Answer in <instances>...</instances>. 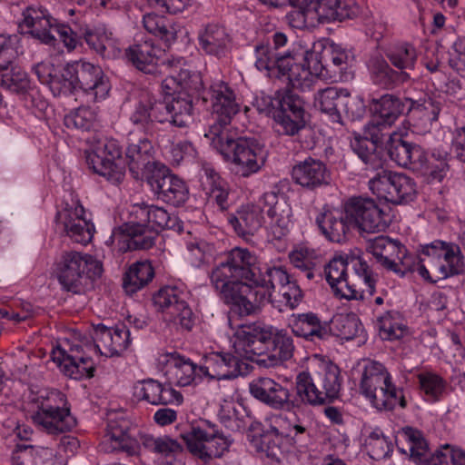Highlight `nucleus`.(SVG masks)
Listing matches in <instances>:
<instances>
[{
    "mask_svg": "<svg viewBox=\"0 0 465 465\" xmlns=\"http://www.w3.org/2000/svg\"><path fill=\"white\" fill-rule=\"evenodd\" d=\"M258 271L256 256L248 249L239 247L231 250L225 260L212 270L213 286L240 316L254 314L257 301L265 297V293H258L252 288Z\"/></svg>",
    "mask_w": 465,
    "mask_h": 465,
    "instance_id": "nucleus-1",
    "label": "nucleus"
},
{
    "mask_svg": "<svg viewBox=\"0 0 465 465\" xmlns=\"http://www.w3.org/2000/svg\"><path fill=\"white\" fill-rule=\"evenodd\" d=\"M234 338L233 348L239 357L266 368L278 366L293 356V340L284 329L259 322L242 324Z\"/></svg>",
    "mask_w": 465,
    "mask_h": 465,
    "instance_id": "nucleus-2",
    "label": "nucleus"
},
{
    "mask_svg": "<svg viewBox=\"0 0 465 465\" xmlns=\"http://www.w3.org/2000/svg\"><path fill=\"white\" fill-rule=\"evenodd\" d=\"M193 99L191 94L179 92L171 100L161 101L149 92L141 93L130 112L128 121L134 133L154 136L159 124L166 122L183 128L193 122Z\"/></svg>",
    "mask_w": 465,
    "mask_h": 465,
    "instance_id": "nucleus-3",
    "label": "nucleus"
},
{
    "mask_svg": "<svg viewBox=\"0 0 465 465\" xmlns=\"http://www.w3.org/2000/svg\"><path fill=\"white\" fill-rule=\"evenodd\" d=\"M325 277L334 295L340 299L363 300L364 292H375V279L368 263L360 256L333 257L324 268Z\"/></svg>",
    "mask_w": 465,
    "mask_h": 465,
    "instance_id": "nucleus-4",
    "label": "nucleus"
},
{
    "mask_svg": "<svg viewBox=\"0 0 465 465\" xmlns=\"http://www.w3.org/2000/svg\"><path fill=\"white\" fill-rule=\"evenodd\" d=\"M464 269L465 260L460 246L441 240L423 245L420 262H416L420 276L432 282L462 273Z\"/></svg>",
    "mask_w": 465,
    "mask_h": 465,
    "instance_id": "nucleus-5",
    "label": "nucleus"
},
{
    "mask_svg": "<svg viewBox=\"0 0 465 465\" xmlns=\"http://www.w3.org/2000/svg\"><path fill=\"white\" fill-rule=\"evenodd\" d=\"M297 401L312 406L325 405L339 396L341 390L340 369L330 363L312 372L302 371L295 381Z\"/></svg>",
    "mask_w": 465,
    "mask_h": 465,
    "instance_id": "nucleus-6",
    "label": "nucleus"
},
{
    "mask_svg": "<svg viewBox=\"0 0 465 465\" xmlns=\"http://www.w3.org/2000/svg\"><path fill=\"white\" fill-rule=\"evenodd\" d=\"M103 266L94 256L75 251L64 252L56 262L55 273L62 288L79 294L93 280L100 277Z\"/></svg>",
    "mask_w": 465,
    "mask_h": 465,
    "instance_id": "nucleus-7",
    "label": "nucleus"
},
{
    "mask_svg": "<svg viewBox=\"0 0 465 465\" xmlns=\"http://www.w3.org/2000/svg\"><path fill=\"white\" fill-rule=\"evenodd\" d=\"M212 146L231 160L235 172L243 177L257 173L265 163L263 146L254 139L239 137L234 139L226 133L210 140Z\"/></svg>",
    "mask_w": 465,
    "mask_h": 465,
    "instance_id": "nucleus-8",
    "label": "nucleus"
},
{
    "mask_svg": "<svg viewBox=\"0 0 465 465\" xmlns=\"http://www.w3.org/2000/svg\"><path fill=\"white\" fill-rule=\"evenodd\" d=\"M361 390L378 410L391 411L397 405L402 409L407 406L402 390L391 383V375L380 362L370 361L365 365Z\"/></svg>",
    "mask_w": 465,
    "mask_h": 465,
    "instance_id": "nucleus-9",
    "label": "nucleus"
},
{
    "mask_svg": "<svg viewBox=\"0 0 465 465\" xmlns=\"http://www.w3.org/2000/svg\"><path fill=\"white\" fill-rule=\"evenodd\" d=\"M202 102L211 109L214 119L205 136L211 140L229 133L231 122L240 111L234 91L229 84L223 81L213 82L202 92Z\"/></svg>",
    "mask_w": 465,
    "mask_h": 465,
    "instance_id": "nucleus-10",
    "label": "nucleus"
},
{
    "mask_svg": "<svg viewBox=\"0 0 465 465\" xmlns=\"http://www.w3.org/2000/svg\"><path fill=\"white\" fill-rule=\"evenodd\" d=\"M338 104L343 105V114L350 121L361 119L365 114L363 99L351 95L345 88L330 86L318 90L314 94V106L329 118L335 129L345 125L336 108Z\"/></svg>",
    "mask_w": 465,
    "mask_h": 465,
    "instance_id": "nucleus-11",
    "label": "nucleus"
},
{
    "mask_svg": "<svg viewBox=\"0 0 465 465\" xmlns=\"http://www.w3.org/2000/svg\"><path fill=\"white\" fill-rule=\"evenodd\" d=\"M366 249L384 269L401 276L416 270L415 257L399 240L380 235L369 239Z\"/></svg>",
    "mask_w": 465,
    "mask_h": 465,
    "instance_id": "nucleus-12",
    "label": "nucleus"
},
{
    "mask_svg": "<svg viewBox=\"0 0 465 465\" xmlns=\"http://www.w3.org/2000/svg\"><path fill=\"white\" fill-rule=\"evenodd\" d=\"M65 75L73 78L76 89L85 96L87 103L104 100L110 90L108 78L98 65L79 60L65 65Z\"/></svg>",
    "mask_w": 465,
    "mask_h": 465,
    "instance_id": "nucleus-13",
    "label": "nucleus"
},
{
    "mask_svg": "<svg viewBox=\"0 0 465 465\" xmlns=\"http://www.w3.org/2000/svg\"><path fill=\"white\" fill-rule=\"evenodd\" d=\"M267 219L265 228L275 240H282L289 234L293 225V212L283 193L265 192L259 200Z\"/></svg>",
    "mask_w": 465,
    "mask_h": 465,
    "instance_id": "nucleus-14",
    "label": "nucleus"
},
{
    "mask_svg": "<svg viewBox=\"0 0 465 465\" xmlns=\"http://www.w3.org/2000/svg\"><path fill=\"white\" fill-rule=\"evenodd\" d=\"M369 187L379 198L395 204L412 201L417 192L412 178L385 170L369 181Z\"/></svg>",
    "mask_w": 465,
    "mask_h": 465,
    "instance_id": "nucleus-15",
    "label": "nucleus"
},
{
    "mask_svg": "<svg viewBox=\"0 0 465 465\" xmlns=\"http://www.w3.org/2000/svg\"><path fill=\"white\" fill-rule=\"evenodd\" d=\"M86 163L94 173L113 184H119L125 176V160L116 141L110 140L98 145L86 155Z\"/></svg>",
    "mask_w": 465,
    "mask_h": 465,
    "instance_id": "nucleus-16",
    "label": "nucleus"
},
{
    "mask_svg": "<svg viewBox=\"0 0 465 465\" xmlns=\"http://www.w3.org/2000/svg\"><path fill=\"white\" fill-rule=\"evenodd\" d=\"M275 130L280 134L293 136L305 126L303 100L293 91L276 93Z\"/></svg>",
    "mask_w": 465,
    "mask_h": 465,
    "instance_id": "nucleus-17",
    "label": "nucleus"
},
{
    "mask_svg": "<svg viewBox=\"0 0 465 465\" xmlns=\"http://www.w3.org/2000/svg\"><path fill=\"white\" fill-rule=\"evenodd\" d=\"M343 208L350 222L361 232H379L388 226L382 209L371 198L351 197Z\"/></svg>",
    "mask_w": 465,
    "mask_h": 465,
    "instance_id": "nucleus-18",
    "label": "nucleus"
},
{
    "mask_svg": "<svg viewBox=\"0 0 465 465\" xmlns=\"http://www.w3.org/2000/svg\"><path fill=\"white\" fill-rule=\"evenodd\" d=\"M181 436L188 450L204 462L222 457L230 446L228 439L213 429L209 431L202 427H192Z\"/></svg>",
    "mask_w": 465,
    "mask_h": 465,
    "instance_id": "nucleus-19",
    "label": "nucleus"
},
{
    "mask_svg": "<svg viewBox=\"0 0 465 465\" xmlns=\"http://www.w3.org/2000/svg\"><path fill=\"white\" fill-rule=\"evenodd\" d=\"M250 393L275 411H292L299 401L291 398V391L270 377H258L249 384Z\"/></svg>",
    "mask_w": 465,
    "mask_h": 465,
    "instance_id": "nucleus-20",
    "label": "nucleus"
},
{
    "mask_svg": "<svg viewBox=\"0 0 465 465\" xmlns=\"http://www.w3.org/2000/svg\"><path fill=\"white\" fill-rule=\"evenodd\" d=\"M312 52L309 54V60L314 64V70L316 74H320L321 78H341L347 69L349 54L338 45H323L319 43L313 45Z\"/></svg>",
    "mask_w": 465,
    "mask_h": 465,
    "instance_id": "nucleus-21",
    "label": "nucleus"
},
{
    "mask_svg": "<svg viewBox=\"0 0 465 465\" xmlns=\"http://www.w3.org/2000/svg\"><path fill=\"white\" fill-rule=\"evenodd\" d=\"M32 420L40 430L52 436L65 434L76 426L70 409L54 405L50 399L41 402Z\"/></svg>",
    "mask_w": 465,
    "mask_h": 465,
    "instance_id": "nucleus-22",
    "label": "nucleus"
},
{
    "mask_svg": "<svg viewBox=\"0 0 465 465\" xmlns=\"http://www.w3.org/2000/svg\"><path fill=\"white\" fill-rule=\"evenodd\" d=\"M146 180L158 199L167 203L179 206L188 199L189 191L185 182L164 165L154 169L152 174L146 176Z\"/></svg>",
    "mask_w": 465,
    "mask_h": 465,
    "instance_id": "nucleus-23",
    "label": "nucleus"
},
{
    "mask_svg": "<svg viewBox=\"0 0 465 465\" xmlns=\"http://www.w3.org/2000/svg\"><path fill=\"white\" fill-rule=\"evenodd\" d=\"M183 296V292L177 287L165 286L153 295V300L155 307L169 315L170 320L190 331L194 323L193 313Z\"/></svg>",
    "mask_w": 465,
    "mask_h": 465,
    "instance_id": "nucleus-24",
    "label": "nucleus"
},
{
    "mask_svg": "<svg viewBox=\"0 0 465 465\" xmlns=\"http://www.w3.org/2000/svg\"><path fill=\"white\" fill-rule=\"evenodd\" d=\"M129 124L131 128L128 132L130 141H133L137 135H141L136 143H131L126 149L129 171L136 180L146 179L147 175L152 174L153 170L160 167L162 164L154 161L153 147L149 140L150 136L139 133L131 134L133 125L130 123ZM153 136H151V138Z\"/></svg>",
    "mask_w": 465,
    "mask_h": 465,
    "instance_id": "nucleus-25",
    "label": "nucleus"
},
{
    "mask_svg": "<svg viewBox=\"0 0 465 465\" xmlns=\"http://www.w3.org/2000/svg\"><path fill=\"white\" fill-rule=\"evenodd\" d=\"M157 236V232L135 219L125 223L122 229L114 231L111 238L113 242H117L119 251L125 252L152 248Z\"/></svg>",
    "mask_w": 465,
    "mask_h": 465,
    "instance_id": "nucleus-26",
    "label": "nucleus"
},
{
    "mask_svg": "<svg viewBox=\"0 0 465 465\" xmlns=\"http://www.w3.org/2000/svg\"><path fill=\"white\" fill-rule=\"evenodd\" d=\"M52 359L61 371L72 379L81 380L94 376V362L90 357L82 354V347L78 344L71 346L69 351L60 346L56 347L52 351Z\"/></svg>",
    "mask_w": 465,
    "mask_h": 465,
    "instance_id": "nucleus-27",
    "label": "nucleus"
},
{
    "mask_svg": "<svg viewBox=\"0 0 465 465\" xmlns=\"http://www.w3.org/2000/svg\"><path fill=\"white\" fill-rule=\"evenodd\" d=\"M23 21L19 23L21 35H29L45 44L55 40L54 28L56 20L42 6H28L23 12Z\"/></svg>",
    "mask_w": 465,
    "mask_h": 465,
    "instance_id": "nucleus-28",
    "label": "nucleus"
},
{
    "mask_svg": "<svg viewBox=\"0 0 465 465\" xmlns=\"http://www.w3.org/2000/svg\"><path fill=\"white\" fill-rule=\"evenodd\" d=\"M292 178L296 184L302 188L315 190L330 184L331 174L326 163L322 160L307 157L292 167Z\"/></svg>",
    "mask_w": 465,
    "mask_h": 465,
    "instance_id": "nucleus-29",
    "label": "nucleus"
},
{
    "mask_svg": "<svg viewBox=\"0 0 465 465\" xmlns=\"http://www.w3.org/2000/svg\"><path fill=\"white\" fill-rule=\"evenodd\" d=\"M446 156L439 155L436 158L435 153H433L430 159L426 152L419 144L413 143L409 152V163L402 167L440 182L449 171Z\"/></svg>",
    "mask_w": 465,
    "mask_h": 465,
    "instance_id": "nucleus-30",
    "label": "nucleus"
},
{
    "mask_svg": "<svg viewBox=\"0 0 465 465\" xmlns=\"http://www.w3.org/2000/svg\"><path fill=\"white\" fill-rule=\"evenodd\" d=\"M162 49L151 37L136 38L134 43L125 50L127 60L138 70L145 74L156 72L157 62Z\"/></svg>",
    "mask_w": 465,
    "mask_h": 465,
    "instance_id": "nucleus-31",
    "label": "nucleus"
},
{
    "mask_svg": "<svg viewBox=\"0 0 465 465\" xmlns=\"http://www.w3.org/2000/svg\"><path fill=\"white\" fill-rule=\"evenodd\" d=\"M395 443L399 451L409 455L415 463L429 465L433 453L430 451L427 441L420 430L411 427L402 428L395 436Z\"/></svg>",
    "mask_w": 465,
    "mask_h": 465,
    "instance_id": "nucleus-32",
    "label": "nucleus"
},
{
    "mask_svg": "<svg viewBox=\"0 0 465 465\" xmlns=\"http://www.w3.org/2000/svg\"><path fill=\"white\" fill-rule=\"evenodd\" d=\"M376 123L367 124L364 127V136H356L351 147L359 158L368 168L378 170L382 166L381 158L377 152L379 143H382V134L377 128Z\"/></svg>",
    "mask_w": 465,
    "mask_h": 465,
    "instance_id": "nucleus-33",
    "label": "nucleus"
},
{
    "mask_svg": "<svg viewBox=\"0 0 465 465\" xmlns=\"http://www.w3.org/2000/svg\"><path fill=\"white\" fill-rule=\"evenodd\" d=\"M199 371L210 379L230 380L241 373L238 357L223 351H212L203 357Z\"/></svg>",
    "mask_w": 465,
    "mask_h": 465,
    "instance_id": "nucleus-34",
    "label": "nucleus"
},
{
    "mask_svg": "<svg viewBox=\"0 0 465 465\" xmlns=\"http://www.w3.org/2000/svg\"><path fill=\"white\" fill-rule=\"evenodd\" d=\"M134 395L139 401H144L152 405L181 403L183 401L180 392L153 379L137 381L134 387Z\"/></svg>",
    "mask_w": 465,
    "mask_h": 465,
    "instance_id": "nucleus-35",
    "label": "nucleus"
},
{
    "mask_svg": "<svg viewBox=\"0 0 465 465\" xmlns=\"http://www.w3.org/2000/svg\"><path fill=\"white\" fill-rule=\"evenodd\" d=\"M200 49L208 55L224 57L230 50L232 38L227 30L218 24H207L198 32Z\"/></svg>",
    "mask_w": 465,
    "mask_h": 465,
    "instance_id": "nucleus-36",
    "label": "nucleus"
},
{
    "mask_svg": "<svg viewBox=\"0 0 465 465\" xmlns=\"http://www.w3.org/2000/svg\"><path fill=\"white\" fill-rule=\"evenodd\" d=\"M201 182L209 203L216 205L222 212L227 211L231 207L232 199L230 186L214 169L203 168Z\"/></svg>",
    "mask_w": 465,
    "mask_h": 465,
    "instance_id": "nucleus-37",
    "label": "nucleus"
},
{
    "mask_svg": "<svg viewBox=\"0 0 465 465\" xmlns=\"http://www.w3.org/2000/svg\"><path fill=\"white\" fill-rule=\"evenodd\" d=\"M132 214L134 219L153 230L157 234L164 229H172L174 231H182L183 226L176 216H171L167 211L162 207L155 205H148L145 203L134 206Z\"/></svg>",
    "mask_w": 465,
    "mask_h": 465,
    "instance_id": "nucleus-38",
    "label": "nucleus"
},
{
    "mask_svg": "<svg viewBox=\"0 0 465 465\" xmlns=\"http://www.w3.org/2000/svg\"><path fill=\"white\" fill-rule=\"evenodd\" d=\"M0 85L13 93L24 94L25 103L28 106L30 105L32 107H36L39 110H43L46 104L45 102L42 100L36 102L35 94L28 93L30 88V81L26 73L19 67H1Z\"/></svg>",
    "mask_w": 465,
    "mask_h": 465,
    "instance_id": "nucleus-39",
    "label": "nucleus"
},
{
    "mask_svg": "<svg viewBox=\"0 0 465 465\" xmlns=\"http://www.w3.org/2000/svg\"><path fill=\"white\" fill-rule=\"evenodd\" d=\"M290 276L282 267L265 266L263 270L259 268L258 274L252 283V288L258 293H265L264 299L257 301L255 313L261 305L269 301L273 292H278L283 284L289 282Z\"/></svg>",
    "mask_w": 465,
    "mask_h": 465,
    "instance_id": "nucleus-40",
    "label": "nucleus"
},
{
    "mask_svg": "<svg viewBox=\"0 0 465 465\" xmlns=\"http://www.w3.org/2000/svg\"><path fill=\"white\" fill-rule=\"evenodd\" d=\"M289 326L294 335L312 341L328 339V322H322L313 312L292 314Z\"/></svg>",
    "mask_w": 465,
    "mask_h": 465,
    "instance_id": "nucleus-41",
    "label": "nucleus"
},
{
    "mask_svg": "<svg viewBox=\"0 0 465 465\" xmlns=\"http://www.w3.org/2000/svg\"><path fill=\"white\" fill-rule=\"evenodd\" d=\"M369 70L372 82L385 89H393L411 79L410 73L392 69L381 56L370 59Z\"/></svg>",
    "mask_w": 465,
    "mask_h": 465,
    "instance_id": "nucleus-42",
    "label": "nucleus"
},
{
    "mask_svg": "<svg viewBox=\"0 0 465 465\" xmlns=\"http://www.w3.org/2000/svg\"><path fill=\"white\" fill-rule=\"evenodd\" d=\"M406 101H401L393 94H384L379 99L372 100L374 117L369 124H378L377 128L391 126L396 119L404 112Z\"/></svg>",
    "mask_w": 465,
    "mask_h": 465,
    "instance_id": "nucleus-43",
    "label": "nucleus"
},
{
    "mask_svg": "<svg viewBox=\"0 0 465 465\" xmlns=\"http://www.w3.org/2000/svg\"><path fill=\"white\" fill-rule=\"evenodd\" d=\"M84 209L82 205L75 207L74 211H66L64 213V230L75 242L86 244L91 242L94 232V226L84 217Z\"/></svg>",
    "mask_w": 465,
    "mask_h": 465,
    "instance_id": "nucleus-44",
    "label": "nucleus"
},
{
    "mask_svg": "<svg viewBox=\"0 0 465 465\" xmlns=\"http://www.w3.org/2000/svg\"><path fill=\"white\" fill-rule=\"evenodd\" d=\"M320 23L351 19L359 13L354 0H313Z\"/></svg>",
    "mask_w": 465,
    "mask_h": 465,
    "instance_id": "nucleus-45",
    "label": "nucleus"
},
{
    "mask_svg": "<svg viewBox=\"0 0 465 465\" xmlns=\"http://www.w3.org/2000/svg\"><path fill=\"white\" fill-rule=\"evenodd\" d=\"M320 23L351 19L359 13L354 0H313Z\"/></svg>",
    "mask_w": 465,
    "mask_h": 465,
    "instance_id": "nucleus-46",
    "label": "nucleus"
},
{
    "mask_svg": "<svg viewBox=\"0 0 465 465\" xmlns=\"http://www.w3.org/2000/svg\"><path fill=\"white\" fill-rule=\"evenodd\" d=\"M350 218L331 211H325L316 217L322 234L331 242L341 243L348 239Z\"/></svg>",
    "mask_w": 465,
    "mask_h": 465,
    "instance_id": "nucleus-47",
    "label": "nucleus"
},
{
    "mask_svg": "<svg viewBox=\"0 0 465 465\" xmlns=\"http://www.w3.org/2000/svg\"><path fill=\"white\" fill-rule=\"evenodd\" d=\"M262 206H243L229 216L228 221L239 236L253 235L262 227Z\"/></svg>",
    "mask_w": 465,
    "mask_h": 465,
    "instance_id": "nucleus-48",
    "label": "nucleus"
},
{
    "mask_svg": "<svg viewBox=\"0 0 465 465\" xmlns=\"http://www.w3.org/2000/svg\"><path fill=\"white\" fill-rule=\"evenodd\" d=\"M312 53V50H304L302 61L298 62L287 77L289 83L295 89L302 92L310 90L320 74H316L314 70V64L309 60V54Z\"/></svg>",
    "mask_w": 465,
    "mask_h": 465,
    "instance_id": "nucleus-49",
    "label": "nucleus"
},
{
    "mask_svg": "<svg viewBox=\"0 0 465 465\" xmlns=\"http://www.w3.org/2000/svg\"><path fill=\"white\" fill-rule=\"evenodd\" d=\"M154 271L148 262H136L125 272L123 277V288L133 294L146 286L153 278Z\"/></svg>",
    "mask_w": 465,
    "mask_h": 465,
    "instance_id": "nucleus-50",
    "label": "nucleus"
},
{
    "mask_svg": "<svg viewBox=\"0 0 465 465\" xmlns=\"http://www.w3.org/2000/svg\"><path fill=\"white\" fill-rule=\"evenodd\" d=\"M198 366L190 359L180 355L172 356L168 361L166 374L171 383L183 387L192 384Z\"/></svg>",
    "mask_w": 465,
    "mask_h": 465,
    "instance_id": "nucleus-51",
    "label": "nucleus"
},
{
    "mask_svg": "<svg viewBox=\"0 0 465 465\" xmlns=\"http://www.w3.org/2000/svg\"><path fill=\"white\" fill-rule=\"evenodd\" d=\"M293 10L286 15L288 24L296 29H303L314 26L320 23V18L313 0H302L296 5H292Z\"/></svg>",
    "mask_w": 465,
    "mask_h": 465,
    "instance_id": "nucleus-52",
    "label": "nucleus"
},
{
    "mask_svg": "<svg viewBox=\"0 0 465 465\" xmlns=\"http://www.w3.org/2000/svg\"><path fill=\"white\" fill-rule=\"evenodd\" d=\"M361 331V322L354 313L335 315L328 322V337L331 333L341 339L352 340Z\"/></svg>",
    "mask_w": 465,
    "mask_h": 465,
    "instance_id": "nucleus-53",
    "label": "nucleus"
},
{
    "mask_svg": "<svg viewBox=\"0 0 465 465\" xmlns=\"http://www.w3.org/2000/svg\"><path fill=\"white\" fill-rule=\"evenodd\" d=\"M387 57L400 71L410 73L414 69L417 61V52L412 45L403 43L389 49Z\"/></svg>",
    "mask_w": 465,
    "mask_h": 465,
    "instance_id": "nucleus-54",
    "label": "nucleus"
},
{
    "mask_svg": "<svg viewBox=\"0 0 465 465\" xmlns=\"http://www.w3.org/2000/svg\"><path fill=\"white\" fill-rule=\"evenodd\" d=\"M364 447L371 459L382 460L392 452V442L383 432L376 429L369 433L364 440Z\"/></svg>",
    "mask_w": 465,
    "mask_h": 465,
    "instance_id": "nucleus-55",
    "label": "nucleus"
},
{
    "mask_svg": "<svg viewBox=\"0 0 465 465\" xmlns=\"http://www.w3.org/2000/svg\"><path fill=\"white\" fill-rule=\"evenodd\" d=\"M177 87L185 94H191L202 100V92L203 88V81L200 72L191 70L189 68H181L177 74Z\"/></svg>",
    "mask_w": 465,
    "mask_h": 465,
    "instance_id": "nucleus-56",
    "label": "nucleus"
},
{
    "mask_svg": "<svg viewBox=\"0 0 465 465\" xmlns=\"http://www.w3.org/2000/svg\"><path fill=\"white\" fill-rule=\"evenodd\" d=\"M106 437L114 442V450L124 451L128 456L139 453L140 443L123 429L110 424Z\"/></svg>",
    "mask_w": 465,
    "mask_h": 465,
    "instance_id": "nucleus-57",
    "label": "nucleus"
},
{
    "mask_svg": "<svg viewBox=\"0 0 465 465\" xmlns=\"http://www.w3.org/2000/svg\"><path fill=\"white\" fill-rule=\"evenodd\" d=\"M95 120L96 114L91 108L80 106L66 114L64 122L67 128L87 131L93 127Z\"/></svg>",
    "mask_w": 465,
    "mask_h": 465,
    "instance_id": "nucleus-58",
    "label": "nucleus"
},
{
    "mask_svg": "<svg viewBox=\"0 0 465 465\" xmlns=\"http://www.w3.org/2000/svg\"><path fill=\"white\" fill-rule=\"evenodd\" d=\"M413 143L407 141L399 134L390 136L386 149L390 158L398 165L403 166L409 163V152Z\"/></svg>",
    "mask_w": 465,
    "mask_h": 465,
    "instance_id": "nucleus-59",
    "label": "nucleus"
},
{
    "mask_svg": "<svg viewBox=\"0 0 465 465\" xmlns=\"http://www.w3.org/2000/svg\"><path fill=\"white\" fill-rule=\"evenodd\" d=\"M140 440L145 449L160 454L168 455L181 450L180 444L167 436L154 438L143 434Z\"/></svg>",
    "mask_w": 465,
    "mask_h": 465,
    "instance_id": "nucleus-60",
    "label": "nucleus"
},
{
    "mask_svg": "<svg viewBox=\"0 0 465 465\" xmlns=\"http://www.w3.org/2000/svg\"><path fill=\"white\" fill-rule=\"evenodd\" d=\"M20 36L0 34V68L9 66L18 56Z\"/></svg>",
    "mask_w": 465,
    "mask_h": 465,
    "instance_id": "nucleus-61",
    "label": "nucleus"
},
{
    "mask_svg": "<svg viewBox=\"0 0 465 465\" xmlns=\"http://www.w3.org/2000/svg\"><path fill=\"white\" fill-rule=\"evenodd\" d=\"M290 260L292 265L303 272L308 280L314 278L317 263L313 258V252L306 248H300L290 253Z\"/></svg>",
    "mask_w": 465,
    "mask_h": 465,
    "instance_id": "nucleus-62",
    "label": "nucleus"
},
{
    "mask_svg": "<svg viewBox=\"0 0 465 465\" xmlns=\"http://www.w3.org/2000/svg\"><path fill=\"white\" fill-rule=\"evenodd\" d=\"M421 390L432 401H437L445 390V381L439 375L421 373L418 376Z\"/></svg>",
    "mask_w": 465,
    "mask_h": 465,
    "instance_id": "nucleus-63",
    "label": "nucleus"
},
{
    "mask_svg": "<svg viewBox=\"0 0 465 465\" xmlns=\"http://www.w3.org/2000/svg\"><path fill=\"white\" fill-rule=\"evenodd\" d=\"M429 465H465V452L444 445L435 450Z\"/></svg>",
    "mask_w": 465,
    "mask_h": 465,
    "instance_id": "nucleus-64",
    "label": "nucleus"
}]
</instances>
